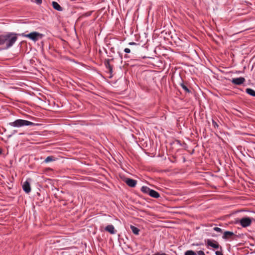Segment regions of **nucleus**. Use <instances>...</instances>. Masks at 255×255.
Wrapping results in <instances>:
<instances>
[{
	"label": "nucleus",
	"instance_id": "1",
	"mask_svg": "<svg viewBox=\"0 0 255 255\" xmlns=\"http://www.w3.org/2000/svg\"><path fill=\"white\" fill-rule=\"evenodd\" d=\"M17 35L14 33H8L5 34L6 40L4 42V45L6 48H8L13 45L17 39Z\"/></svg>",
	"mask_w": 255,
	"mask_h": 255
},
{
	"label": "nucleus",
	"instance_id": "2",
	"mask_svg": "<svg viewBox=\"0 0 255 255\" xmlns=\"http://www.w3.org/2000/svg\"><path fill=\"white\" fill-rule=\"evenodd\" d=\"M7 125L14 127L19 128L25 126H33L35 125V124L26 120L18 119L13 122L8 123Z\"/></svg>",
	"mask_w": 255,
	"mask_h": 255
},
{
	"label": "nucleus",
	"instance_id": "3",
	"mask_svg": "<svg viewBox=\"0 0 255 255\" xmlns=\"http://www.w3.org/2000/svg\"><path fill=\"white\" fill-rule=\"evenodd\" d=\"M19 35L23 37L28 38L34 41H37L39 39L41 38L42 37V34L36 31L32 32L27 34L23 33L21 34H19Z\"/></svg>",
	"mask_w": 255,
	"mask_h": 255
},
{
	"label": "nucleus",
	"instance_id": "4",
	"mask_svg": "<svg viewBox=\"0 0 255 255\" xmlns=\"http://www.w3.org/2000/svg\"><path fill=\"white\" fill-rule=\"evenodd\" d=\"M253 222V219L248 217L242 218L240 220V225L244 228L250 226Z\"/></svg>",
	"mask_w": 255,
	"mask_h": 255
},
{
	"label": "nucleus",
	"instance_id": "5",
	"mask_svg": "<svg viewBox=\"0 0 255 255\" xmlns=\"http://www.w3.org/2000/svg\"><path fill=\"white\" fill-rule=\"evenodd\" d=\"M124 181L128 186L130 187H134L137 183V181L136 180L128 178H125Z\"/></svg>",
	"mask_w": 255,
	"mask_h": 255
},
{
	"label": "nucleus",
	"instance_id": "6",
	"mask_svg": "<svg viewBox=\"0 0 255 255\" xmlns=\"http://www.w3.org/2000/svg\"><path fill=\"white\" fill-rule=\"evenodd\" d=\"M114 60L112 59H106L105 60L104 64L107 68V69L109 70V72L111 74L113 72V66L111 64V62L113 61Z\"/></svg>",
	"mask_w": 255,
	"mask_h": 255
},
{
	"label": "nucleus",
	"instance_id": "7",
	"mask_svg": "<svg viewBox=\"0 0 255 255\" xmlns=\"http://www.w3.org/2000/svg\"><path fill=\"white\" fill-rule=\"evenodd\" d=\"M231 82L235 85H240L243 84L245 82V79L243 77L233 78L232 79Z\"/></svg>",
	"mask_w": 255,
	"mask_h": 255
},
{
	"label": "nucleus",
	"instance_id": "8",
	"mask_svg": "<svg viewBox=\"0 0 255 255\" xmlns=\"http://www.w3.org/2000/svg\"><path fill=\"white\" fill-rule=\"evenodd\" d=\"M207 245L214 249H217L219 248V245L218 242L215 240H207Z\"/></svg>",
	"mask_w": 255,
	"mask_h": 255
},
{
	"label": "nucleus",
	"instance_id": "9",
	"mask_svg": "<svg viewBox=\"0 0 255 255\" xmlns=\"http://www.w3.org/2000/svg\"><path fill=\"white\" fill-rule=\"evenodd\" d=\"M105 230L110 233L111 234H115L117 233V230L115 229V227L112 225H108L106 227Z\"/></svg>",
	"mask_w": 255,
	"mask_h": 255
},
{
	"label": "nucleus",
	"instance_id": "10",
	"mask_svg": "<svg viewBox=\"0 0 255 255\" xmlns=\"http://www.w3.org/2000/svg\"><path fill=\"white\" fill-rule=\"evenodd\" d=\"M23 190L26 193H29L31 191L30 183L27 181H25L22 185Z\"/></svg>",
	"mask_w": 255,
	"mask_h": 255
},
{
	"label": "nucleus",
	"instance_id": "11",
	"mask_svg": "<svg viewBox=\"0 0 255 255\" xmlns=\"http://www.w3.org/2000/svg\"><path fill=\"white\" fill-rule=\"evenodd\" d=\"M235 235L232 232L230 231H225L224 233V235L223 236V238L224 239L228 240L230 238H232L233 236H235Z\"/></svg>",
	"mask_w": 255,
	"mask_h": 255
},
{
	"label": "nucleus",
	"instance_id": "12",
	"mask_svg": "<svg viewBox=\"0 0 255 255\" xmlns=\"http://www.w3.org/2000/svg\"><path fill=\"white\" fill-rule=\"evenodd\" d=\"M149 195L155 198H158L160 197L159 194L156 191L152 189H151Z\"/></svg>",
	"mask_w": 255,
	"mask_h": 255
},
{
	"label": "nucleus",
	"instance_id": "13",
	"mask_svg": "<svg viewBox=\"0 0 255 255\" xmlns=\"http://www.w3.org/2000/svg\"><path fill=\"white\" fill-rule=\"evenodd\" d=\"M52 5L53 8L58 11H62V8L61 6L56 1H53L52 2Z\"/></svg>",
	"mask_w": 255,
	"mask_h": 255
},
{
	"label": "nucleus",
	"instance_id": "14",
	"mask_svg": "<svg viewBox=\"0 0 255 255\" xmlns=\"http://www.w3.org/2000/svg\"><path fill=\"white\" fill-rule=\"evenodd\" d=\"M151 189H150L149 187L147 186H142L141 189V191L144 193L147 194H149V193L150 192Z\"/></svg>",
	"mask_w": 255,
	"mask_h": 255
},
{
	"label": "nucleus",
	"instance_id": "15",
	"mask_svg": "<svg viewBox=\"0 0 255 255\" xmlns=\"http://www.w3.org/2000/svg\"><path fill=\"white\" fill-rule=\"evenodd\" d=\"M130 229L134 234L136 235L139 234V230L137 228L131 225Z\"/></svg>",
	"mask_w": 255,
	"mask_h": 255
},
{
	"label": "nucleus",
	"instance_id": "16",
	"mask_svg": "<svg viewBox=\"0 0 255 255\" xmlns=\"http://www.w3.org/2000/svg\"><path fill=\"white\" fill-rule=\"evenodd\" d=\"M246 92L248 94H249L252 96L255 97V91L254 90H253L252 89H250V88H247L246 90Z\"/></svg>",
	"mask_w": 255,
	"mask_h": 255
},
{
	"label": "nucleus",
	"instance_id": "17",
	"mask_svg": "<svg viewBox=\"0 0 255 255\" xmlns=\"http://www.w3.org/2000/svg\"><path fill=\"white\" fill-rule=\"evenodd\" d=\"M6 37H5L4 35H0V45H4V42H5Z\"/></svg>",
	"mask_w": 255,
	"mask_h": 255
},
{
	"label": "nucleus",
	"instance_id": "18",
	"mask_svg": "<svg viewBox=\"0 0 255 255\" xmlns=\"http://www.w3.org/2000/svg\"><path fill=\"white\" fill-rule=\"evenodd\" d=\"M53 160H55L54 157L52 156H49L45 158V159L44 160V162L46 163H48Z\"/></svg>",
	"mask_w": 255,
	"mask_h": 255
},
{
	"label": "nucleus",
	"instance_id": "19",
	"mask_svg": "<svg viewBox=\"0 0 255 255\" xmlns=\"http://www.w3.org/2000/svg\"><path fill=\"white\" fill-rule=\"evenodd\" d=\"M184 255H196V254L193 251L189 250L185 253Z\"/></svg>",
	"mask_w": 255,
	"mask_h": 255
},
{
	"label": "nucleus",
	"instance_id": "20",
	"mask_svg": "<svg viewBox=\"0 0 255 255\" xmlns=\"http://www.w3.org/2000/svg\"><path fill=\"white\" fill-rule=\"evenodd\" d=\"M181 86L186 92L188 93L190 92L188 88L183 83L181 84Z\"/></svg>",
	"mask_w": 255,
	"mask_h": 255
},
{
	"label": "nucleus",
	"instance_id": "21",
	"mask_svg": "<svg viewBox=\"0 0 255 255\" xmlns=\"http://www.w3.org/2000/svg\"><path fill=\"white\" fill-rule=\"evenodd\" d=\"M213 230L217 232L222 233V230L219 227H214Z\"/></svg>",
	"mask_w": 255,
	"mask_h": 255
},
{
	"label": "nucleus",
	"instance_id": "22",
	"mask_svg": "<svg viewBox=\"0 0 255 255\" xmlns=\"http://www.w3.org/2000/svg\"><path fill=\"white\" fill-rule=\"evenodd\" d=\"M212 124L214 128H218L219 127L218 124L214 120L212 121Z\"/></svg>",
	"mask_w": 255,
	"mask_h": 255
},
{
	"label": "nucleus",
	"instance_id": "23",
	"mask_svg": "<svg viewBox=\"0 0 255 255\" xmlns=\"http://www.w3.org/2000/svg\"><path fill=\"white\" fill-rule=\"evenodd\" d=\"M197 254L198 255H205L204 252L202 251H199L197 252Z\"/></svg>",
	"mask_w": 255,
	"mask_h": 255
},
{
	"label": "nucleus",
	"instance_id": "24",
	"mask_svg": "<svg viewBox=\"0 0 255 255\" xmlns=\"http://www.w3.org/2000/svg\"><path fill=\"white\" fill-rule=\"evenodd\" d=\"M124 51L127 53H129L130 52V50L128 48H126L125 49Z\"/></svg>",
	"mask_w": 255,
	"mask_h": 255
},
{
	"label": "nucleus",
	"instance_id": "25",
	"mask_svg": "<svg viewBox=\"0 0 255 255\" xmlns=\"http://www.w3.org/2000/svg\"><path fill=\"white\" fill-rule=\"evenodd\" d=\"M216 255H223V254L222 253V252H219V251L216 252Z\"/></svg>",
	"mask_w": 255,
	"mask_h": 255
},
{
	"label": "nucleus",
	"instance_id": "26",
	"mask_svg": "<svg viewBox=\"0 0 255 255\" xmlns=\"http://www.w3.org/2000/svg\"><path fill=\"white\" fill-rule=\"evenodd\" d=\"M35 1L38 4H41L42 3V0H35Z\"/></svg>",
	"mask_w": 255,
	"mask_h": 255
},
{
	"label": "nucleus",
	"instance_id": "27",
	"mask_svg": "<svg viewBox=\"0 0 255 255\" xmlns=\"http://www.w3.org/2000/svg\"><path fill=\"white\" fill-rule=\"evenodd\" d=\"M129 45H137V44H136L135 42H130V43H129Z\"/></svg>",
	"mask_w": 255,
	"mask_h": 255
},
{
	"label": "nucleus",
	"instance_id": "28",
	"mask_svg": "<svg viewBox=\"0 0 255 255\" xmlns=\"http://www.w3.org/2000/svg\"><path fill=\"white\" fill-rule=\"evenodd\" d=\"M2 153V150L0 148V154Z\"/></svg>",
	"mask_w": 255,
	"mask_h": 255
}]
</instances>
